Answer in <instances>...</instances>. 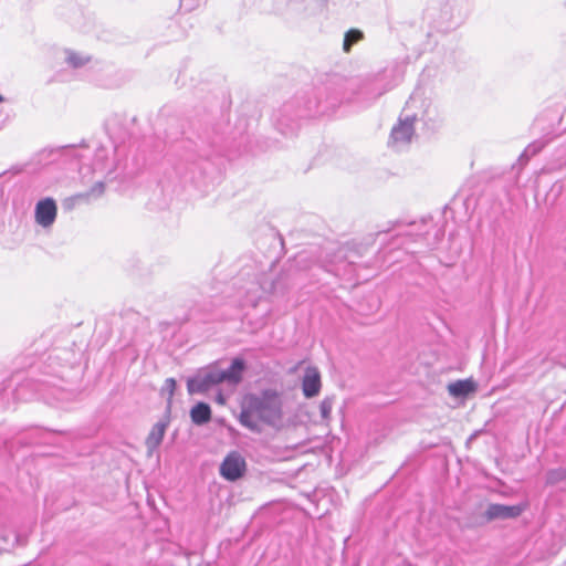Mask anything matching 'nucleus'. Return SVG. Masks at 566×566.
I'll return each instance as SVG.
<instances>
[{"label":"nucleus","mask_w":566,"mask_h":566,"mask_svg":"<svg viewBox=\"0 0 566 566\" xmlns=\"http://www.w3.org/2000/svg\"><path fill=\"white\" fill-rule=\"evenodd\" d=\"M105 185L103 182H96L92 188V192H96L97 195L104 193Z\"/></svg>","instance_id":"obj_14"},{"label":"nucleus","mask_w":566,"mask_h":566,"mask_svg":"<svg viewBox=\"0 0 566 566\" xmlns=\"http://www.w3.org/2000/svg\"><path fill=\"white\" fill-rule=\"evenodd\" d=\"M363 32L356 29H352L345 33L343 49L345 52H349L352 46L363 39Z\"/></svg>","instance_id":"obj_12"},{"label":"nucleus","mask_w":566,"mask_h":566,"mask_svg":"<svg viewBox=\"0 0 566 566\" xmlns=\"http://www.w3.org/2000/svg\"><path fill=\"white\" fill-rule=\"evenodd\" d=\"M244 368L245 365L241 358L233 359L231 366L227 370H220L221 381L238 385L242 380V373Z\"/></svg>","instance_id":"obj_9"},{"label":"nucleus","mask_w":566,"mask_h":566,"mask_svg":"<svg viewBox=\"0 0 566 566\" xmlns=\"http://www.w3.org/2000/svg\"><path fill=\"white\" fill-rule=\"evenodd\" d=\"M176 387H177V382H176V380L174 378H167L165 380V385L163 387V391H167L169 400L172 399V397L175 395Z\"/></svg>","instance_id":"obj_13"},{"label":"nucleus","mask_w":566,"mask_h":566,"mask_svg":"<svg viewBox=\"0 0 566 566\" xmlns=\"http://www.w3.org/2000/svg\"><path fill=\"white\" fill-rule=\"evenodd\" d=\"M413 133V123L406 119L392 128L390 138L394 145L408 144L411 142Z\"/></svg>","instance_id":"obj_8"},{"label":"nucleus","mask_w":566,"mask_h":566,"mask_svg":"<svg viewBox=\"0 0 566 566\" xmlns=\"http://www.w3.org/2000/svg\"><path fill=\"white\" fill-rule=\"evenodd\" d=\"M528 504L520 503L516 505H504V504H490L484 512V518L488 522L494 520H507L518 517L526 509Z\"/></svg>","instance_id":"obj_4"},{"label":"nucleus","mask_w":566,"mask_h":566,"mask_svg":"<svg viewBox=\"0 0 566 566\" xmlns=\"http://www.w3.org/2000/svg\"><path fill=\"white\" fill-rule=\"evenodd\" d=\"M57 214V207L52 198L40 200L35 206V221L46 228L53 224Z\"/></svg>","instance_id":"obj_5"},{"label":"nucleus","mask_w":566,"mask_h":566,"mask_svg":"<svg viewBox=\"0 0 566 566\" xmlns=\"http://www.w3.org/2000/svg\"><path fill=\"white\" fill-rule=\"evenodd\" d=\"M70 61L71 63L74 65V66H78L81 63L77 62V60H75L74 57H70Z\"/></svg>","instance_id":"obj_16"},{"label":"nucleus","mask_w":566,"mask_h":566,"mask_svg":"<svg viewBox=\"0 0 566 566\" xmlns=\"http://www.w3.org/2000/svg\"><path fill=\"white\" fill-rule=\"evenodd\" d=\"M247 471V461L238 451H230L219 467L220 475L229 482H235L242 479Z\"/></svg>","instance_id":"obj_2"},{"label":"nucleus","mask_w":566,"mask_h":566,"mask_svg":"<svg viewBox=\"0 0 566 566\" xmlns=\"http://www.w3.org/2000/svg\"><path fill=\"white\" fill-rule=\"evenodd\" d=\"M283 417L282 400L276 390L266 389L260 396L247 395L241 403L239 422L253 432H261V424L276 426Z\"/></svg>","instance_id":"obj_1"},{"label":"nucleus","mask_w":566,"mask_h":566,"mask_svg":"<svg viewBox=\"0 0 566 566\" xmlns=\"http://www.w3.org/2000/svg\"><path fill=\"white\" fill-rule=\"evenodd\" d=\"M322 387L321 374L316 367H307L302 380L303 394L306 398L315 397Z\"/></svg>","instance_id":"obj_6"},{"label":"nucleus","mask_w":566,"mask_h":566,"mask_svg":"<svg viewBox=\"0 0 566 566\" xmlns=\"http://www.w3.org/2000/svg\"><path fill=\"white\" fill-rule=\"evenodd\" d=\"M216 401H217V403H219V405H221V406L226 405V398L223 397V395H222V394H219V395L216 397Z\"/></svg>","instance_id":"obj_15"},{"label":"nucleus","mask_w":566,"mask_h":566,"mask_svg":"<svg viewBox=\"0 0 566 566\" xmlns=\"http://www.w3.org/2000/svg\"><path fill=\"white\" fill-rule=\"evenodd\" d=\"M190 417L193 423L196 424H205L211 419V409L206 402H198L192 407L190 411Z\"/></svg>","instance_id":"obj_10"},{"label":"nucleus","mask_w":566,"mask_h":566,"mask_svg":"<svg viewBox=\"0 0 566 566\" xmlns=\"http://www.w3.org/2000/svg\"><path fill=\"white\" fill-rule=\"evenodd\" d=\"M447 389L454 398H465L478 390V382L473 378L461 379L450 382Z\"/></svg>","instance_id":"obj_7"},{"label":"nucleus","mask_w":566,"mask_h":566,"mask_svg":"<svg viewBox=\"0 0 566 566\" xmlns=\"http://www.w3.org/2000/svg\"><path fill=\"white\" fill-rule=\"evenodd\" d=\"M3 101L2 96L0 95V103Z\"/></svg>","instance_id":"obj_17"},{"label":"nucleus","mask_w":566,"mask_h":566,"mask_svg":"<svg viewBox=\"0 0 566 566\" xmlns=\"http://www.w3.org/2000/svg\"><path fill=\"white\" fill-rule=\"evenodd\" d=\"M221 382L220 369L210 367L200 371L196 377L188 379L187 389L190 395L203 394Z\"/></svg>","instance_id":"obj_3"},{"label":"nucleus","mask_w":566,"mask_h":566,"mask_svg":"<svg viewBox=\"0 0 566 566\" xmlns=\"http://www.w3.org/2000/svg\"><path fill=\"white\" fill-rule=\"evenodd\" d=\"M165 429H166L165 424L156 423L147 437V440H146L147 446L150 448L158 447L164 439Z\"/></svg>","instance_id":"obj_11"}]
</instances>
